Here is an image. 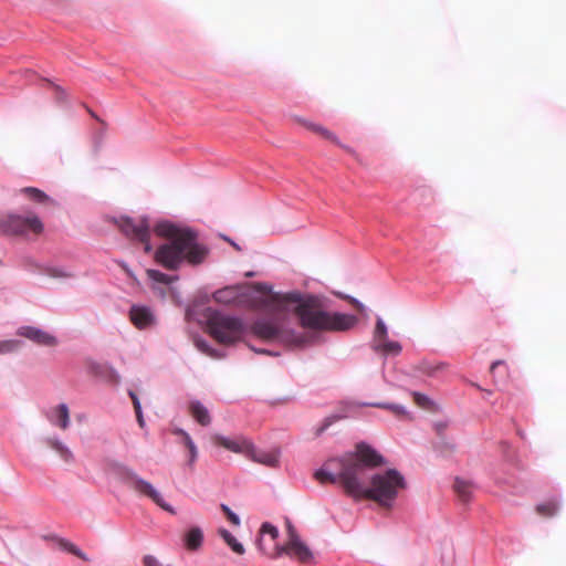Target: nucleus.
Here are the masks:
<instances>
[{"mask_svg": "<svg viewBox=\"0 0 566 566\" xmlns=\"http://www.w3.org/2000/svg\"><path fill=\"white\" fill-rule=\"evenodd\" d=\"M382 464H385L384 457L361 442L354 451L326 461L314 476L321 484H339L354 500H370L380 506L391 507L407 483L400 472L388 469L374 474L367 484L366 471Z\"/></svg>", "mask_w": 566, "mask_h": 566, "instance_id": "nucleus-1", "label": "nucleus"}, {"mask_svg": "<svg viewBox=\"0 0 566 566\" xmlns=\"http://www.w3.org/2000/svg\"><path fill=\"white\" fill-rule=\"evenodd\" d=\"M253 289L262 296L261 308L277 313L291 310L303 328L315 332H345L357 324L354 315L324 311L317 296L297 292L276 293L264 283H254Z\"/></svg>", "mask_w": 566, "mask_h": 566, "instance_id": "nucleus-2", "label": "nucleus"}, {"mask_svg": "<svg viewBox=\"0 0 566 566\" xmlns=\"http://www.w3.org/2000/svg\"><path fill=\"white\" fill-rule=\"evenodd\" d=\"M155 232L168 240L158 247L154 255L155 261L167 270L176 271L184 263L200 265L209 255V248L198 240V233L190 228L160 222L155 227Z\"/></svg>", "mask_w": 566, "mask_h": 566, "instance_id": "nucleus-3", "label": "nucleus"}, {"mask_svg": "<svg viewBox=\"0 0 566 566\" xmlns=\"http://www.w3.org/2000/svg\"><path fill=\"white\" fill-rule=\"evenodd\" d=\"M207 327L209 334L220 344L230 345L240 340L245 326L240 318L212 312L208 315Z\"/></svg>", "mask_w": 566, "mask_h": 566, "instance_id": "nucleus-4", "label": "nucleus"}, {"mask_svg": "<svg viewBox=\"0 0 566 566\" xmlns=\"http://www.w3.org/2000/svg\"><path fill=\"white\" fill-rule=\"evenodd\" d=\"M253 335L265 342H280L293 346H303L306 344V337L303 334L284 329L277 322L268 319H258L252 326Z\"/></svg>", "mask_w": 566, "mask_h": 566, "instance_id": "nucleus-5", "label": "nucleus"}, {"mask_svg": "<svg viewBox=\"0 0 566 566\" xmlns=\"http://www.w3.org/2000/svg\"><path fill=\"white\" fill-rule=\"evenodd\" d=\"M43 230V222L36 214H8L0 218V234L3 235L38 237Z\"/></svg>", "mask_w": 566, "mask_h": 566, "instance_id": "nucleus-6", "label": "nucleus"}, {"mask_svg": "<svg viewBox=\"0 0 566 566\" xmlns=\"http://www.w3.org/2000/svg\"><path fill=\"white\" fill-rule=\"evenodd\" d=\"M116 223L120 232L127 239L144 243V250L146 253L151 251V245L149 243L150 226L146 218L133 219L129 217H120Z\"/></svg>", "mask_w": 566, "mask_h": 566, "instance_id": "nucleus-7", "label": "nucleus"}, {"mask_svg": "<svg viewBox=\"0 0 566 566\" xmlns=\"http://www.w3.org/2000/svg\"><path fill=\"white\" fill-rule=\"evenodd\" d=\"M123 482L129 489L137 492L139 495L150 499L163 510L167 511L170 514H176L175 509L167 502H165L161 494L155 489V486L151 483L139 478L136 473L132 471H126L123 475Z\"/></svg>", "mask_w": 566, "mask_h": 566, "instance_id": "nucleus-8", "label": "nucleus"}, {"mask_svg": "<svg viewBox=\"0 0 566 566\" xmlns=\"http://www.w3.org/2000/svg\"><path fill=\"white\" fill-rule=\"evenodd\" d=\"M282 554L297 558L302 563H306L312 558V553L308 547L298 538L297 534L292 526L289 527V541L283 546L275 548L273 557H279Z\"/></svg>", "mask_w": 566, "mask_h": 566, "instance_id": "nucleus-9", "label": "nucleus"}, {"mask_svg": "<svg viewBox=\"0 0 566 566\" xmlns=\"http://www.w3.org/2000/svg\"><path fill=\"white\" fill-rule=\"evenodd\" d=\"M247 457L253 462H256L269 468H277L280 464L279 449L261 450L255 448V446L251 443V451L248 452Z\"/></svg>", "mask_w": 566, "mask_h": 566, "instance_id": "nucleus-10", "label": "nucleus"}, {"mask_svg": "<svg viewBox=\"0 0 566 566\" xmlns=\"http://www.w3.org/2000/svg\"><path fill=\"white\" fill-rule=\"evenodd\" d=\"M212 441L214 444L222 447L229 451H232L234 453H242L245 457L248 455V452L251 451V441L245 438H238V439H229L222 436H214L212 438Z\"/></svg>", "mask_w": 566, "mask_h": 566, "instance_id": "nucleus-11", "label": "nucleus"}, {"mask_svg": "<svg viewBox=\"0 0 566 566\" xmlns=\"http://www.w3.org/2000/svg\"><path fill=\"white\" fill-rule=\"evenodd\" d=\"M19 336L25 337L38 345L54 346L56 338L49 333L32 326H22L18 329Z\"/></svg>", "mask_w": 566, "mask_h": 566, "instance_id": "nucleus-12", "label": "nucleus"}, {"mask_svg": "<svg viewBox=\"0 0 566 566\" xmlns=\"http://www.w3.org/2000/svg\"><path fill=\"white\" fill-rule=\"evenodd\" d=\"M130 322L138 329L147 328L155 324V316L151 310L147 306H132L129 311Z\"/></svg>", "mask_w": 566, "mask_h": 566, "instance_id": "nucleus-13", "label": "nucleus"}, {"mask_svg": "<svg viewBox=\"0 0 566 566\" xmlns=\"http://www.w3.org/2000/svg\"><path fill=\"white\" fill-rule=\"evenodd\" d=\"M294 120H295V123H297L298 125L305 127L306 129H308V130H311V132L322 136L323 138H325L327 140H331L332 143L340 146V143H339L338 138L336 137V135L334 133H332L331 130H328L327 128L321 126L319 124L313 123L311 120H307V119L301 118V117H294Z\"/></svg>", "mask_w": 566, "mask_h": 566, "instance_id": "nucleus-14", "label": "nucleus"}, {"mask_svg": "<svg viewBox=\"0 0 566 566\" xmlns=\"http://www.w3.org/2000/svg\"><path fill=\"white\" fill-rule=\"evenodd\" d=\"M45 538L49 541H52L60 549H62L64 552H67L84 562L90 560L88 556L82 549H80L75 544L70 542L69 539L56 536V535H50Z\"/></svg>", "mask_w": 566, "mask_h": 566, "instance_id": "nucleus-15", "label": "nucleus"}, {"mask_svg": "<svg viewBox=\"0 0 566 566\" xmlns=\"http://www.w3.org/2000/svg\"><path fill=\"white\" fill-rule=\"evenodd\" d=\"M389 339H388V331H387V326L385 325L384 321L381 318H377L376 321V326H375V331H374V334H373V339H371V348L378 353L380 350V348L382 347V345L385 343H387Z\"/></svg>", "mask_w": 566, "mask_h": 566, "instance_id": "nucleus-16", "label": "nucleus"}, {"mask_svg": "<svg viewBox=\"0 0 566 566\" xmlns=\"http://www.w3.org/2000/svg\"><path fill=\"white\" fill-rule=\"evenodd\" d=\"M50 421L65 430L70 424V411L65 403H60L52 410V416L49 417Z\"/></svg>", "mask_w": 566, "mask_h": 566, "instance_id": "nucleus-17", "label": "nucleus"}, {"mask_svg": "<svg viewBox=\"0 0 566 566\" xmlns=\"http://www.w3.org/2000/svg\"><path fill=\"white\" fill-rule=\"evenodd\" d=\"M240 293L239 290L234 286H228L221 290H218L213 294V298L216 302L230 305L234 304L239 301Z\"/></svg>", "mask_w": 566, "mask_h": 566, "instance_id": "nucleus-18", "label": "nucleus"}, {"mask_svg": "<svg viewBox=\"0 0 566 566\" xmlns=\"http://www.w3.org/2000/svg\"><path fill=\"white\" fill-rule=\"evenodd\" d=\"M190 415L201 424L208 426L211 421L208 409L199 401L189 405Z\"/></svg>", "mask_w": 566, "mask_h": 566, "instance_id": "nucleus-19", "label": "nucleus"}, {"mask_svg": "<svg viewBox=\"0 0 566 566\" xmlns=\"http://www.w3.org/2000/svg\"><path fill=\"white\" fill-rule=\"evenodd\" d=\"M203 541V533L199 527L190 528L185 535V544L188 549L197 551Z\"/></svg>", "mask_w": 566, "mask_h": 566, "instance_id": "nucleus-20", "label": "nucleus"}, {"mask_svg": "<svg viewBox=\"0 0 566 566\" xmlns=\"http://www.w3.org/2000/svg\"><path fill=\"white\" fill-rule=\"evenodd\" d=\"M219 535L227 543V545L238 555H243L245 549L243 545L226 528L218 531Z\"/></svg>", "mask_w": 566, "mask_h": 566, "instance_id": "nucleus-21", "label": "nucleus"}, {"mask_svg": "<svg viewBox=\"0 0 566 566\" xmlns=\"http://www.w3.org/2000/svg\"><path fill=\"white\" fill-rule=\"evenodd\" d=\"M30 200L38 203H51L53 202L50 197L42 190L34 187H27L21 190Z\"/></svg>", "mask_w": 566, "mask_h": 566, "instance_id": "nucleus-22", "label": "nucleus"}, {"mask_svg": "<svg viewBox=\"0 0 566 566\" xmlns=\"http://www.w3.org/2000/svg\"><path fill=\"white\" fill-rule=\"evenodd\" d=\"M453 488L462 502H468L470 500L472 494V485L470 482H467L461 479H455Z\"/></svg>", "mask_w": 566, "mask_h": 566, "instance_id": "nucleus-23", "label": "nucleus"}, {"mask_svg": "<svg viewBox=\"0 0 566 566\" xmlns=\"http://www.w3.org/2000/svg\"><path fill=\"white\" fill-rule=\"evenodd\" d=\"M48 444L50 448L56 451L65 462H71L73 460V453L61 441L56 439H49Z\"/></svg>", "mask_w": 566, "mask_h": 566, "instance_id": "nucleus-24", "label": "nucleus"}, {"mask_svg": "<svg viewBox=\"0 0 566 566\" xmlns=\"http://www.w3.org/2000/svg\"><path fill=\"white\" fill-rule=\"evenodd\" d=\"M146 274L151 281H154L156 283L165 284V285H168L178 280V276H176V275L171 276V275L165 274L158 270H153V269H148L146 271Z\"/></svg>", "mask_w": 566, "mask_h": 566, "instance_id": "nucleus-25", "label": "nucleus"}, {"mask_svg": "<svg viewBox=\"0 0 566 566\" xmlns=\"http://www.w3.org/2000/svg\"><path fill=\"white\" fill-rule=\"evenodd\" d=\"M536 512L543 517H552L558 511V504L555 501H547L536 505Z\"/></svg>", "mask_w": 566, "mask_h": 566, "instance_id": "nucleus-26", "label": "nucleus"}, {"mask_svg": "<svg viewBox=\"0 0 566 566\" xmlns=\"http://www.w3.org/2000/svg\"><path fill=\"white\" fill-rule=\"evenodd\" d=\"M370 406L387 409L392 415H395L399 418H403V417L408 416V412L406 411L405 407L397 405V403L376 402V403H370Z\"/></svg>", "mask_w": 566, "mask_h": 566, "instance_id": "nucleus-27", "label": "nucleus"}, {"mask_svg": "<svg viewBox=\"0 0 566 566\" xmlns=\"http://www.w3.org/2000/svg\"><path fill=\"white\" fill-rule=\"evenodd\" d=\"M175 433L180 434L184 438V443L188 448L189 453H190V463H193L197 460V455H198L197 448H196L193 441L191 440L189 434L181 429L176 430Z\"/></svg>", "mask_w": 566, "mask_h": 566, "instance_id": "nucleus-28", "label": "nucleus"}, {"mask_svg": "<svg viewBox=\"0 0 566 566\" xmlns=\"http://www.w3.org/2000/svg\"><path fill=\"white\" fill-rule=\"evenodd\" d=\"M402 350V347L400 345V343L398 342H395V340H388L387 343H385L382 345V347L380 348V350L378 353L382 354V355H391V356H397L401 353Z\"/></svg>", "mask_w": 566, "mask_h": 566, "instance_id": "nucleus-29", "label": "nucleus"}, {"mask_svg": "<svg viewBox=\"0 0 566 566\" xmlns=\"http://www.w3.org/2000/svg\"><path fill=\"white\" fill-rule=\"evenodd\" d=\"M22 345L19 339L0 340V354H9L17 352Z\"/></svg>", "mask_w": 566, "mask_h": 566, "instance_id": "nucleus-30", "label": "nucleus"}, {"mask_svg": "<svg viewBox=\"0 0 566 566\" xmlns=\"http://www.w3.org/2000/svg\"><path fill=\"white\" fill-rule=\"evenodd\" d=\"M412 397H413L415 403L418 407L427 409V410L432 409L433 402L426 395L415 391V392H412Z\"/></svg>", "mask_w": 566, "mask_h": 566, "instance_id": "nucleus-31", "label": "nucleus"}, {"mask_svg": "<svg viewBox=\"0 0 566 566\" xmlns=\"http://www.w3.org/2000/svg\"><path fill=\"white\" fill-rule=\"evenodd\" d=\"M260 532L262 535H270L272 541H275L279 536V530L270 523H263Z\"/></svg>", "mask_w": 566, "mask_h": 566, "instance_id": "nucleus-32", "label": "nucleus"}, {"mask_svg": "<svg viewBox=\"0 0 566 566\" xmlns=\"http://www.w3.org/2000/svg\"><path fill=\"white\" fill-rule=\"evenodd\" d=\"M99 368L104 369L105 371V377L113 384L117 385L120 380V377L118 375V373L112 368V367H108V366H101Z\"/></svg>", "mask_w": 566, "mask_h": 566, "instance_id": "nucleus-33", "label": "nucleus"}, {"mask_svg": "<svg viewBox=\"0 0 566 566\" xmlns=\"http://www.w3.org/2000/svg\"><path fill=\"white\" fill-rule=\"evenodd\" d=\"M46 274L51 277H54V279H60V277H71L72 275L67 272H65L64 270L62 269H57V268H50L46 270Z\"/></svg>", "mask_w": 566, "mask_h": 566, "instance_id": "nucleus-34", "label": "nucleus"}, {"mask_svg": "<svg viewBox=\"0 0 566 566\" xmlns=\"http://www.w3.org/2000/svg\"><path fill=\"white\" fill-rule=\"evenodd\" d=\"M221 510L222 512L226 514L227 518L233 524V525H239L240 524V518L237 514H234L230 509L229 506H227L226 504H221Z\"/></svg>", "mask_w": 566, "mask_h": 566, "instance_id": "nucleus-35", "label": "nucleus"}, {"mask_svg": "<svg viewBox=\"0 0 566 566\" xmlns=\"http://www.w3.org/2000/svg\"><path fill=\"white\" fill-rule=\"evenodd\" d=\"M144 566H163L154 555H145L143 557Z\"/></svg>", "mask_w": 566, "mask_h": 566, "instance_id": "nucleus-36", "label": "nucleus"}, {"mask_svg": "<svg viewBox=\"0 0 566 566\" xmlns=\"http://www.w3.org/2000/svg\"><path fill=\"white\" fill-rule=\"evenodd\" d=\"M333 423L332 418H326L324 422L316 429L315 436L322 434Z\"/></svg>", "mask_w": 566, "mask_h": 566, "instance_id": "nucleus-37", "label": "nucleus"}, {"mask_svg": "<svg viewBox=\"0 0 566 566\" xmlns=\"http://www.w3.org/2000/svg\"><path fill=\"white\" fill-rule=\"evenodd\" d=\"M342 297L347 300L352 305H354L357 311L363 312L365 310V306L356 298L350 297V296H342Z\"/></svg>", "mask_w": 566, "mask_h": 566, "instance_id": "nucleus-38", "label": "nucleus"}, {"mask_svg": "<svg viewBox=\"0 0 566 566\" xmlns=\"http://www.w3.org/2000/svg\"><path fill=\"white\" fill-rule=\"evenodd\" d=\"M129 397L132 398L135 412L139 413V409H142V407L137 395L134 391H129Z\"/></svg>", "mask_w": 566, "mask_h": 566, "instance_id": "nucleus-39", "label": "nucleus"}, {"mask_svg": "<svg viewBox=\"0 0 566 566\" xmlns=\"http://www.w3.org/2000/svg\"><path fill=\"white\" fill-rule=\"evenodd\" d=\"M437 368L429 366L427 363H421L419 366V370L422 373H426L428 375H431L436 371Z\"/></svg>", "mask_w": 566, "mask_h": 566, "instance_id": "nucleus-40", "label": "nucleus"}, {"mask_svg": "<svg viewBox=\"0 0 566 566\" xmlns=\"http://www.w3.org/2000/svg\"><path fill=\"white\" fill-rule=\"evenodd\" d=\"M197 346L205 353L209 354L210 356L214 357L213 350H210L208 346L203 342H197Z\"/></svg>", "mask_w": 566, "mask_h": 566, "instance_id": "nucleus-41", "label": "nucleus"}, {"mask_svg": "<svg viewBox=\"0 0 566 566\" xmlns=\"http://www.w3.org/2000/svg\"><path fill=\"white\" fill-rule=\"evenodd\" d=\"M503 364H504L503 360H496V361L492 363V365L490 367V371L493 373L497 366L503 365Z\"/></svg>", "mask_w": 566, "mask_h": 566, "instance_id": "nucleus-42", "label": "nucleus"}, {"mask_svg": "<svg viewBox=\"0 0 566 566\" xmlns=\"http://www.w3.org/2000/svg\"><path fill=\"white\" fill-rule=\"evenodd\" d=\"M136 417H137V421H138L139 426L144 427V418H143L142 409H139V413H136Z\"/></svg>", "mask_w": 566, "mask_h": 566, "instance_id": "nucleus-43", "label": "nucleus"}, {"mask_svg": "<svg viewBox=\"0 0 566 566\" xmlns=\"http://www.w3.org/2000/svg\"><path fill=\"white\" fill-rule=\"evenodd\" d=\"M230 243H231V245H232L233 248H235L237 250H240V248L237 245V243H234V242H232V241H230Z\"/></svg>", "mask_w": 566, "mask_h": 566, "instance_id": "nucleus-44", "label": "nucleus"}, {"mask_svg": "<svg viewBox=\"0 0 566 566\" xmlns=\"http://www.w3.org/2000/svg\"><path fill=\"white\" fill-rule=\"evenodd\" d=\"M254 350H255L256 353L268 354V352H266V350H256V349H254Z\"/></svg>", "mask_w": 566, "mask_h": 566, "instance_id": "nucleus-45", "label": "nucleus"}, {"mask_svg": "<svg viewBox=\"0 0 566 566\" xmlns=\"http://www.w3.org/2000/svg\"><path fill=\"white\" fill-rule=\"evenodd\" d=\"M437 428H438L439 431H441L444 428V426L439 424V426H437Z\"/></svg>", "mask_w": 566, "mask_h": 566, "instance_id": "nucleus-46", "label": "nucleus"}, {"mask_svg": "<svg viewBox=\"0 0 566 566\" xmlns=\"http://www.w3.org/2000/svg\"><path fill=\"white\" fill-rule=\"evenodd\" d=\"M258 544H259L260 548H262V546H261L262 545V539H259Z\"/></svg>", "mask_w": 566, "mask_h": 566, "instance_id": "nucleus-47", "label": "nucleus"}]
</instances>
